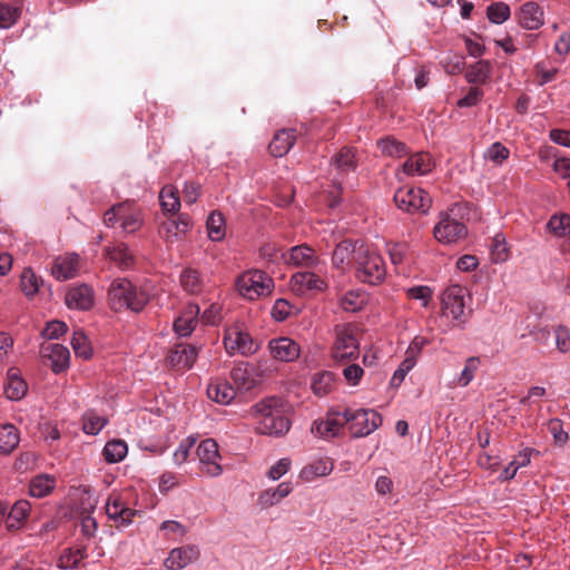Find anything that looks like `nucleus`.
Listing matches in <instances>:
<instances>
[{
  "label": "nucleus",
  "mask_w": 570,
  "mask_h": 570,
  "mask_svg": "<svg viewBox=\"0 0 570 570\" xmlns=\"http://www.w3.org/2000/svg\"><path fill=\"white\" fill-rule=\"evenodd\" d=\"M395 205L407 213H426L431 205L432 199L422 188H399L394 194Z\"/></svg>",
  "instance_id": "8"
},
{
  "label": "nucleus",
  "mask_w": 570,
  "mask_h": 570,
  "mask_svg": "<svg viewBox=\"0 0 570 570\" xmlns=\"http://www.w3.org/2000/svg\"><path fill=\"white\" fill-rule=\"evenodd\" d=\"M30 504L28 501H18L11 508L10 512L7 513V528L13 529L24 520L29 513Z\"/></svg>",
  "instance_id": "48"
},
{
  "label": "nucleus",
  "mask_w": 570,
  "mask_h": 570,
  "mask_svg": "<svg viewBox=\"0 0 570 570\" xmlns=\"http://www.w3.org/2000/svg\"><path fill=\"white\" fill-rule=\"evenodd\" d=\"M345 425L342 412L330 410L325 417L315 420L311 426V433L320 439L331 440L338 436Z\"/></svg>",
  "instance_id": "12"
},
{
  "label": "nucleus",
  "mask_w": 570,
  "mask_h": 570,
  "mask_svg": "<svg viewBox=\"0 0 570 570\" xmlns=\"http://www.w3.org/2000/svg\"><path fill=\"white\" fill-rule=\"evenodd\" d=\"M354 264L355 276L362 283L379 285L386 277V266L383 258L364 243L358 245Z\"/></svg>",
  "instance_id": "2"
},
{
  "label": "nucleus",
  "mask_w": 570,
  "mask_h": 570,
  "mask_svg": "<svg viewBox=\"0 0 570 570\" xmlns=\"http://www.w3.org/2000/svg\"><path fill=\"white\" fill-rule=\"evenodd\" d=\"M66 304L69 308L88 311L94 306L95 293L87 284L71 287L66 294Z\"/></svg>",
  "instance_id": "20"
},
{
  "label": "nucleus",
  "mask_w": 570,
  "mask_h": 570,
  "mask_svg": "<svg viewBox=\"0 0 570 570\" xmlns=\"http://www.w3.org/2000/svg\"><path fill=\"white\" fill-rule=\"evenodd\" d=\"M284 403L279 397H266L253 406L259 420L256 430L261 434L282 436L289 431V421L284 415Z\"/></svg>",
  "instance_id": "1"
},
{
  "label": "nucleus",
  "mask_w": 570,
  "mask_h": 570,
  "mask_svg": "<svg viewBox=\"0 0 570 570\" xmlns=\"http://www.w3.org/2000/svg\"><path fill=\"white\" fill-rule=\"evenodd\" d=\"M442 66L450 75L460 73L464 68V57L461 55H448L442 59Z\"/></svg>",
  "instance_id": "57"
},
{
  "label": "nucleus",
  "mask_w": 570,
  "mask_h": 570,
  "mask_svg": "<svg viewBox=\"0 0 570 570\" xmlns=\"http://www.w3.org/2000/svg\"><path fill=\"white\" fill-rule=\"evenodd\" d=\"M126 205L127 210L122 213L120 226L125 233L131 234L140 228L142 219L139 210L136 209L131 203L126 202Z\"/></svg>",
  "instance_id": "40"
},
{
  "label": "nucleus",
  "mask_w": 570,
  "mask_h": 570,
  "mask_svg": "<svg viewBox=\"0 0 570 570\" xmlns=\"http://www.w3.org/2000/svg\"><path fill=\"white\" fill-rule=\"evenodd\" d=\"M20 286L27 296H33L39 291V278L31 268H24L21 274Z\"/></svg>",
  "instance_id": "52"
},
{
  "label": "nucleus",
  "mask_w": 570,
  "mask_h": 570,
  "mask_svg": "<svg viewBox=\"0 0 570 570\" xmlns=\"http://www.w3.org/2000/svg\"><path fill=\"white\" fill-rule=\"evenodd\" d=\"M383 155L401 158L409 154L407 146L392 136H386L376 142Z\"/></svg>",
  "instance_id": "36"
},
{
  "label": "nucleus",
  "mask_w": 570,
  "mask_h": 570,
  "mask_svg": "<svg viewBox=\"0 0 570 570\" xmlns=\"http://www.w3.org/2000/svg\"><path fill=\"white\" fill-rule=\"evenodd\" d=\"M334 332L335 341L332 348L333 360L340 363L356 360L360 354L356 328L351 324H340L335 326Z\"/></svg>",
  "instance_id": "5"
},
{
  "label": "nucleus",
  "mask_w": 570,
  "mask_h": 570,
  "mask_svg": "<svg viewBox=\"0 0 570 570\" xmlns=\"http://www.w3.org/2000/svg\"><path fill=\"white\" fill-rule=\"evenodd\" d=\"M40 353L48 358L53 373L59 374L66 371L70 365V352L68 347L59 343L42 344Z\"/></svg>",
  "instance_id": "15"
},
{
  "label": "nucleus",
  "mask_w": 570,
  "mask_h": 570,
  "mask_svg": "<svg viewBox=\"0 0 570 570\" xmlns=\"http://www.w3.org/2000/svg\"><path fill=\"white\" fill-rule=\"evenodd\" d=\"M160 206L168 213H177L180 208V199L173 186H165L159 194Z\"/></svg>",
  "instance_id": "46"
},
{
  "label": "nucleus",
  "mask_w": 570,
  "mask_h": 570,
  "mask_svg": "<svg viewBox=\"0 0 570 570\" xmlns=\"http://www.w3.org/2000/svg\"><path fill=\"white\" fill-rule=\"evenodd\" d=\"M198 355L196 346L187 343H178L173 346L167 356L168 364L177 370L189 368Z\"/></svg>",
  "instance_id": "17"
},
{
  "label": "nucleus",
  "mask_w": 570,
  "mask_h": 570,
  "mask_svg": "<svg viewBox=\"0 0 570 570\" xmlns=\"http://www.w3.org/2000/svg\"><path fill=\"white\" fill-rule=\"evenodd\" d=\"M366 303V296L358 289L346 292L340 299V305L345 312L360 311Z\"/></svg>",
  "instance_id": "43"
},
{
  "label": "nucleus",
  "mask_w": 570,
  "mask_h": 570,
  "mask_svg": "<svg viewBox=\"0 0 570 570\" xmlns=\"http://www.w3.org/2000/svg\"><path fill=\"white\" fill-rule=\"evenodd\" d=\"M334 469V463L328 458H320L304 465L299 472V479L304 482H313L317 478L327 476Z\"/></svg>",
  "instance_id": "23"
},
{
  "label": "nucleus",
  "mask_w": 570,
  "mask_h": 570,
  "mask_svg": "<svg viewBox=\"0 0 570 570\" xmlns=\"http://www.w3.org/2000/svg\"><path fill=\"white\" fill-rule=\"evenodd\" d=\"M556 345L561 353L570 351V332L563 326L556 328Z\"/></svg>",
  "instance_id": "64"
},
{
  "label": "nucleus",
  "mask_w": 570,
  "mask_h": 570,
  "mask_svg": "<svg viewBox=\"0 0 570 570\" xmlns=\"http://www.w3.org/2000/svg\"><path fill=\"white\" fill-rule=\"evenodd\" d=\"M268 348L272 357L281 362H293L301 354L299 345L294 340L285 336L271 340Z\"/></svg>",
  "instance_id": "19"
},
{
  "label": "nucleus",
  "mask_w": 570,
  "mask_h": 570,
  "mask_svg": "<svg viewBox=\"0 0 570 570\" xmlns=\"http://www.w3.org/2000/svg\"><path fill=\"white\" fill-rule=\"evenodd\" d=\"M295 141V129H281L274 135L268 146L269 153L274 157H283L291 150Z\"/></svg>",
  "instance_id": "26"
},
{
  "label": "nucleus",
  "mask_w": 570,
  "mask_h": 570,
  "mask_svg": "<svg viewBox=\"0 0 570 570\" xmlns=\"http://www.w3.org/2000/svg\"><path fill=\"white\" fill-rule=\"evenodd\" d=\"M200 551L196 546H184L173 549L165 560L167 570H181L188 564L197 561Z\"/></svg>",
  "instance_id": "18"
},
{
  "label": "nucleus",
  "mask_w": 570,
  "mask_h": 570,
  "mask_svg": "<svg viewBox=\"0 0 570 570\" xmlns=\"http://www.w3.org/2000/svg\"><path fill=\"white\" fill-rule=\"evenodd\" d=\"M465 296L466 289L458 284L446 287L441 296L443 315L454 321L459 327H463L468 322Z\"/></svg>",
  "instance_id": "6"
},
{
  "label": "nucleus",
  "mask_w": 570,
  "mask_h": 570,
  "mask_svg": "<svg viewBox=\"0 0 570 570\" xmlns=\"http://www.w3.org/2000/svg\"><path fill=\"white\" fill-rule=\"evenodd\" d=\"M56 487V479L49 474H40L30 481L29 492L33 498L48 495Z\"/></svg>",
  "instance_id": "37"
},
{
  "label": "nucleus",
  "mask_w": 570,
  "mask_h": 570,
  "mask_svg": "<svg viewBox=\"0 0 570 570\" xmlns=\"http://www.w3.org/2000/svg\"><path fill=\"white\" fill-rule=\"evenodd\" d=\"M197 455L202 473L210 478H216L223 473L218 444L215 440L206 439L202 441L197 446Z\"/></svg>",
  "instance_id": "10"
},
{
  "label": "nucleus",
  "mask_w": 570,
  "mask_h": 570,
  "mask_svg": "<svg viewBox=\"0 0 570 570\" xmlns=\"http://www.w3.org/2000/svg\"><path fill=\"white\" fill-rule=\"evenodd\" d=\"M78 268L79 256L71 253L57 257L51 267V273L58 281H67L77 275Z\"/></svg>",
  "instance_id": "22"
},
{
  "label": "nucleus",
  "mask_w": 570,
  "mask_h": 570,
  "mask_svg": "<svg viewBox=\"0 0 570 570\" xmlns=\"http://www.w3.org/2000/svg\"><path fill=\"white\" fill-rule=\"evenodd\" d=\"M364 375V370L357 364H350L343 370V376L347 384L356 386Z\"/></svg>",
  "instance_id": "60"
},
{
  "label": "nucleus",
  "mask_w": 570,
  "mask_h": 570,
  "mask_svg": "<svg viewBox=\"0 0 570 570\" xmlns=\"http://www.w3.org/2000/svg\"><path fill=\"white\" fill-rule=\"evenodd\" d=\"M28 390V385L20 375V371L16 367H11L7 372V382L4 385V392L9 400L19 401L21 400Z\"/></svg>",
  "instance_id": "27"
},
{
  "label": "nucleus",
  "mask_w": 570,
  "mask_h": 570,
  "mask_svg": "<svg viewBox=\"0 0 570 570\" xmlns=\"http://www.w3.org/2000/svg\"><path fill=\"white\" fill-rule=\"evenodd\" d=\"M410 299L420 301L423 307H426L432 298V289L429 286H413L405 289Z\"/></svg>",
  "instance_id": "56"
},
{
  "label": "nucleus",
  "mask_w": 570,
  "mask_h": 570,
  "mask_svg": "<svg viewBox=\"0 0 570 570\" xmlns=\"http://www.w3.org/2000/svg\"><path fill=\"white\" fill-rule=\"evenodd\" d=\"M291 287L297 294L307 292H323L327 288V282L317 274L304 271L297 272L291 277Z\"/></svg>",
  "instance_id": "13"
},
{
  "label": "nucleus",
  "mask_w": 570,
  "mask_h": 570,
  "mask_svg": "<svg viewBox=\"0 0 570 570\" xmlns=\"http://www.w3.org/2000/svg\"><path fill=\"white\" fill-rule=\"evenodd\" d=\"M190 226V218L187 215H179L177 218H168L165 220L158 233L167 244H174L189 232Z\"/></svg>",
  "instance_id": "14"
},
{
  "label": "nucleus",
  "mask_w": 570,
  "mask_h": 570,
  "mask_svg": "<svg viewBox=\"0 0 570 570\" xmlns=\"http://www.w3.org/2000/svg\"><path fill=\"white\" fill-rule=\"evenodd\" d=\"M520 26L527 30H537L543 24V11L534 2H527L518 12Z\"/></svg>",
  "instance_id": "24"
},
{
  "label": "nucleus",
  "mask_w": 570,
  "mask_h": 570,
  "mask_svg": "<svg viewBox=\"0 0 570 570\" xmlns=\"http://www.w3.org/2000/svg\"><path fill=\"white\" fill-rule=\"evenodd\" d=\"M108 296L112 308L126 307L132 312H140L149 301V295L144 289L134 286L126 278L115 279L110 285Z\"/></svg>",
  "instance_id": "3"
},
{
  "label": "nucleus",
  "mask_w": 570,
  "mask_h": 570,
  "mask_svg": "<svg viewBox=\"0 0 570 570\" xmlns=\"http://www.w3.org/2000/svg\"><path fill=\"white\" fill-rule=\"evenodd\" d=\"M433 233L438 242L442 244H454L468 235V229L463 223L450 217L448 214H442Z\"/></svg>",
  "instance_id": "11"
},
{
  "label": "nucleus",
  "mask_w": 570,
  "mask_h": 570,
  "mask_svg": "<svg viewBox=\"0 0 570 570\" xmlns=\"http://www.w3.org/2000/svg\"><path fill=\"white\" fill-rule=\"evenodd\" d=\"M107 424V419L98 415L95 411H87L83 414V432L87 434L96 435Z\"/></svg>",
  "instance_id": "49"
},
{
  "label": "nucleus",
  "mask_w": 570,
  "mask_h": 570,
  "mask_svg": "<svg viewBox=\"0 0 570 570\" xmlns=\"http://www.w3.org/2000/svg\"><path fill=\"white\" fill-rule=\"evenodd\" d=\"M224 346L229 355L240 354L244 356L254 354L258 348V344L249 333L243 331L239 326H232L226 330Z\"/></svg>",
  "instance_id": "9"
},
{
  "label": "nucleus",
  "mask_w": 570,
  "mask_h": 570,
  "mask_svg": "<svg viewBox=\"0 0 570 570\" xmlns=\"http://www.w3.org/2000/svg\"><path fill=\"white\" fill-rule=\"evenodd\" d=\"M509 157V149L501 142H493L484 151V159L494 164H502Z\"/></svg>",
  "instance_id": "55"
},
{
  "label": "nucleus",
  "mask_w": 570,
  "mask_h": 570,
  "mask_svg": "<svg viewBox=\"0 0 570 570\" xmlns=\"http://www.w3.org/2000/svg\"><path fill=\"white\" fill-rule=\"evenodd\" d=\"M548 230L557 237L570 235V215L556 214L547 223Z\"/></svg>",
  "instance_id": "42"
},
{
  "label": "nucleus",
  "mask_w": 570,
  "mask_h": 570,
  "mask_svg": "<svg viewBox=\"0 0 570 570\" xmlns=\"http://www.w3.org/2000/svg\"><path fill=\"white\" fill-rule=\"evenodd\" d=\"M128 452L127 443L122 440H112L107 442L104 448V458L108 463L122 461Z\"/></svg>",
  "instance_id": "41"
},
{
  "label": "nucleus",
  "mask_w": 570,
  "mask_h": 570,
  "mask_svg": "<svg viewBox=\"0 0 570 570\" xmlns=\"http://www.w3.org/2000/svg\"><path fill=\"white\" fill-rule=\"evenodd\" d=\"M181 287L189 294H200L205 284L196 269L187 268L180 275Z\"/></svg>",
  "instance_id": "39"
},
{
  "label": "nucleus",
  "mask_w": 570,
  "mask_h": 570,
  "mask_svg": "<svg viewBox=\"0 0 570 570\" xmlns=\"http://www.w3.org/2000/svg\"><path fill=\"white\" fill-rule=\"evenodd\" d=\"M20 16V10L10 4L0 3V28L7 29L16 23Z\"/></svg>",
  "instance_id": "54"
},
{
  "label": "nucleus",
  "mask_w": 570,
  "mask_h": 570,
  "mask_svg": "<svg viewBox=\"0 0 570 570\" xmlns=\"http://www.w3.org/2000/svg\"><path fill=\"white\" fill-rule=\"evenodd\" d=\"M230 377L239 390L248 391L257 384L254 366L248 363L236 365L230 372Z\"/></svg>",
  "instance_id": "30"
},
{
  "label": "nucleus",
  "mask_w": 570,
  "mask_h": 570,
  "mask_svg": "<svg viewBox=\"0 0 570 570\" xmlns=\"http://www.w3.org/2000/svg\"><path fill=\"white\" fill-rule=\"evenodd\" d=\"M548 430L552 434L556 443L564 444L568 441V433L564 432L560 420H550L548 423Z\"/></svg>",
  "instance_id": "63"
},
{
  "label": "nucleus",
  "mask_w": 570,
  "mask_h": 570,
  "mask_svg": "<svg viewBox=\"0 0 570 570\" xmlns=\"http://www.w3.org/2000/svg\"><path fill=\"white\" fill-rule=\"evenodd\" d=\"M361 243H353L351 240H343L335 247L332 256L333 265L336 268H344L351 262L356 261V250Z\"/></svg>",
  "instance_id": "29"
},
{
  "label": "nucleus",
  "mask_w": 570,
  "mask_h": 570,
  "mask_svg": "<svg viewBox=\"0 0 570 570\" xmlns=\"http://www.w3.org/2000/svg\"><path fill=\"white\" fill-rule=\"evenodd\" d=\"M106 513L117 523V527H127L132 522L137 511L128 508L120 495L111 494L106 502Z\"/></svg>",
  "instance_id": "16"
},
{
  "label": "nucleus",
  "mask_w": 570,
  "mask_h": 570,
  "mask_svg": "<svg viewBox=\"0 0 570 570\" xmlns=\"http://www.w3.org/2000/svg\"><path fill=\"white\" fill-rule=\"evenodd\" d=\"M345 424L353 438H364L377 430L382 424V416L372 409H345L342 412Z\"/></svg>",
  "instance_id": "4"
},
{
  "label": "nucleus",
  "mask_w": 570,
  "mask_h": 570,
  "mask_svg": "<svg viewBox=\"0 0 570 570\" xmlns=\"http://www.w3.org/2000/svg\"><path fill=\"white\" fill-rule=\"evenodd\" d=\"M124 210H127L126 203L117 204L105 213L104 223L108 227H114L116 222H120Z\"/></svg>",
  "instance_id": "61"
},
{
  "label": "nucleus",
  "mask_w": 570,
  "mask_h": 570,
  "mask_svg": "<svg viewBox=\"0 0 570 570\" xmlns=\"http://www.w3.org/2000/svg\"><path fill=\"white\" fill-rule=\"evenodd\" d=\"M291 312H292V306H291L289 302H287L286 299L279 298L274 303L271 314L275 321L282 322L291 315Z\"/></svg>",
  "instance_id": "59"
},
{
  "label": "nucleus",
  "mask_w": 570,
  "mask_h": 570,
  "mask_svg": "<svg viewBox=\"0 0 570 570\" xmlns=\"http://www.w3.org/2000/svg\"><path fill=\"white\" fill-rule=\"evenodd\" d=\"M68 330L66 323L60 321L48 322L46 327L42 330L41 335L47 340H56L63 335Z\"/></svg>",
  "instance_id": "58"
},
{
  "label": "nucleus",
  "mask_w": 570,
  "mask_h": 570,
  "mask_svg": "<svg viewBox=\"0 0 570 570\" xmlns=\"http://www.w3.org/2000/svg\"><path fill=\"white\" fill-rule=\"evenodd\" d=\"M207 395L216 403L227 405L235 399L236 392L228 382H216L208 385Z\"/></svg>",
  "instance_id": "33"
},
{
  "label": "nucleus",
  "mask_w": 570,
  "mask_h": 570,
  "mask_svg": "<svg viewBox=\"0 0 570 570\" xmlns=\"http://www.w3.org/2000/svg\"><path fill=\"white\" fill-rule=\"evenodd\" d=\"M480 365V358L476 356H471L466 360L464 368L460 373L456 384L461 387L468 386L474 379L475 372L478 371Z\"/></svg>",
  "instance_id": "50"
},
{
  "label": "nucleus",
  "mask_w": 570,
  "mask_h": 570,
  "mask_svg": "<svg viewBox=\"0 0 570 570\" xmlns=\"http://www.w3.org/2000/svg\"><path fill=\"white\" fill-rule=\"evenodd\" d=\"M334 164L343 171L353 170L356 166L354 150L347 147L342 148L335 156Z\"/></svg>",
  "instance_id": "53"
},
{
  "label": "nucleus",
  "mask_w": 570,
  "mask_h": 570,
  "mask_svg": "<svg viewBox=\"0 0 570 570\" xmlns=\"http://www.w3.org/2000/svg\"><path fill=\"white\" fill-rule=\"evenodd\" d=\"M488 18L491 22L500 24L510 18V7L504 2H495L487 9Z\"/></svg>",
  "instance_id": "51"
},
{
  "label": "nucleus",
  "mask_w": 570,
  "mask_h": 570,
  "mask_svg": "<svg viewBox=\"0 0 570 570\" xmlns=\"http://www.w3.org/2000/svg\"><path fill=\"white\" fill-rule=\"evenodd\" d=\"M71 345L75 351L76 356H79L83 360H88L92 355V347L88 340V337L85 335L82 331H75L72 338H71Z\"/></svg>",
  "instance_id": "47"
},
{
  "label": "nucleus",
  "mask_w": 570,
  "mask_h": 570,
  "mask_svg": "<svg viewBox=\"0 0 570 570\" xmlns=\"http://www.w3.org/2000/svg\"><path fill=\"white\" fill-rule=\"evenodd\" d=\"M106 256L117 264L121 269H128L134 264V256L129 250V247L124 243H118L112 246H108L105 249Z\"/></svg>",
  "instance_id": "31"
},
{
  "label": "nucleus",
  "mask_w": 570,
  "mask_h": 570,
  "mask_svg": "<svg viewBox=\"0 0 570 570\" xmlns=\"http://www.w3.org/2000/svg\"><path fill=\"white\" fill-rule=\"evenodd\" d=\"M491 70L490 61L479 60L468 68L465 73L466 81L469 83H483L490 78Z\"/></svg>",
  "instance_id": "38"
},
{
  "label": "nucleus",
  "mask_w": 570,
  "mask_h": 570,
  "mask_svg": "<svg viewBox=\"0 0 570 570\" xmlns=\"http://www.w3.org/2000/svg\"><path fill=\"white\" fill-rule=\"evenodd\" d=\"M20 436L18 429L12 424L0 425V453L9 454L19 444Z\"/></svg>",
  "instance_id": "35"
},
{
  "label": "nucleus",
  "mask_w": 570,
  "mask_h": 570,
  "mask_svg": "<svg viewBox=\"0 0 570 570\" xmlns=\"http://www.w3.org/2000/svg\"><path fill=\"white\" fill-rule=\"evenodd\" d=\"M293 491L291 482H282L275 489H267L259 494L258 502L263 508H269L278 504Z\"/></svg>",
  "instance_id": "32"
},
{
  "label": "nucleus",
  "mask_w": 570,
  "mask_h": 570,
  "mask_svg": "<svg viewBox=\"0 0 570 570\" xmlns=\"http://www.w3.org/2000/svg\"><path fill=\"white\" fill-rule=\"evenodd\" d=\"M285 261L295 266L315 267L318 264V257L307 245H298L291 248Z\"/></svg>",
  "instance_id": "28"
},
{
  "label": "nucleus",
  "mask_w": 570,
  "mask_h": 570,
  "mask_svg": "<svg viewBox=\"0 0 570 570\" xmlns=\"http://www.w3.org/2000/svg\"><path fill=\"white\" fill-rule=\"evenodd\" d=\"M195 443V439L187 438L186 440L181 441L176 451L174 452V461L176 464L180 465L184 462H186L189 451L193 448Z\"/></svg>",
  "instance_id": "62"
},
{
  "label": "nucleus",
  "mask_w": 570,
  "mask_h": 570,
  "mask_svg": "<svg viewBox=\"0 0 570 570\" xmlns=\"http://www.w3.org/2000/svg\"><path fill=\"white\" fill-rule=\"evenodd\" d=\"M434 168V161L428 153L412 154L401 167V171L406 176H423L431 173Z\"/></svg>",
  "instance_id": "21"
},
{
  "label": "nucleus",
  "mask_w": 570,
  "mask_h": 570,
  "mask_svg": "<svg viewBox=\"0 0 570 570\" xmlns=\"http://www.w3.org/2000/svg\"><path fill=\"white\" fill-rule=\"evenodd\" d=\"M200 309L196 304H189L174 322V330L179 336L193 333L198 322Z\"/></svg>",
  "instance_id": "25"
},
{
  "label": "nucleus",
  "mask_w": 570,
  "mask_h": 570,
  "mask_svg": "<svg viewBox=\"0 0 570 570\" xmlns=\"http://www.w3.org/2000/svg\"><path fill=\"white\" fill-rule=\"evenodd\" d=\"M335 385V375L330 371L317 372L312 376L311 389L313 393L323 397L331 393Z\"/></svg>",
  "instance_id": "34"
},
{
  "label": "nucleus",
  "mask_w": 570,
  "mask_h": 570,
  "mask_svg": "<svg viewBox=\"0 0 570 570\" xmlns=\"http://www.w3.org/2000/svg\"><path fill=\"white\" fill-rule=\"evenodd\" d=\"M208 237L214 242H219L225 237V219L218 212H213L207 218Z\"/></svg>",
  "instance_id": "44"
},
{
  "label": "nucleus",
  "mask_w": 570,
  "mask_h": 570,
  "mask_svg": "<svg viewBox=\"0 0 570 570\" xmlns=\"http://www.w3.org/2000/svg\"><path fill=\"white\" fill-rule=\"evenodd\" d=\"M85 548L66 549L59 558L58 567L62 569H73L86 558Z\"/></svg>",
  "instance_id": "45"
},
{
  "label": "nucleus",
  "mask_w": 570,
  "mask_h": 570,
  "mask_svg": "<svg viewBox=\"0 0 570 570\" xmlns=\"http://www.w3.org/2000/svg\"><path fill=\"white\" fill-rule=\"evenodd\" d=\"M237 287L242 296L253 301L271 295L274 281L265 272L249 271L238 277Z\"/></svg>",
  "instance_id": "7"
}]
</instances>
